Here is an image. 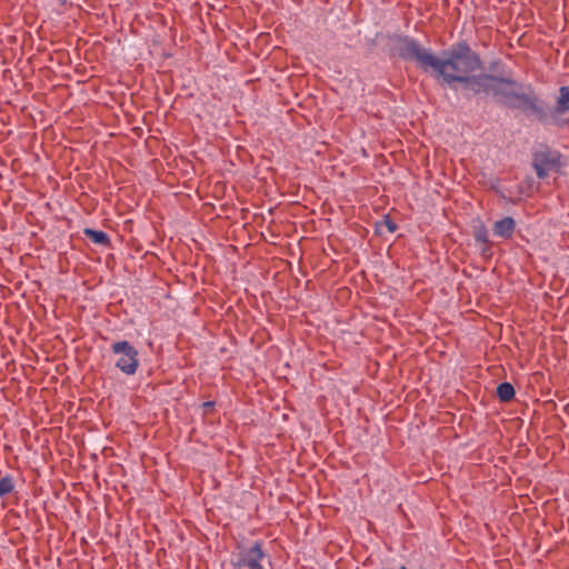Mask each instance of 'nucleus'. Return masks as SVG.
<instances>
[{
  "mask_svg": "<svg viewBox=\"0 0 569 569\" xmlns=\"http://www.w3.org/2000/svg\"><path fill=\"white\" fill-rule=\"evenodd\" d=\"M395 41L401 60L416 61L423 72L431 69L442 86L461 93L462 97L470 99L479 94H491L498 103L509 109L530 112L540 121H546L543 100L536 94L531 86H527V91H523V84L512 77L510 69L505 70L506 64L500 58L489 63L491 71H501L500 76L487 72L475 74L482 69V60L467 40L461 39L451 43L448 49L441 51L440 57L409 36H396Z\"/></svg>",
  "mask_w": 569,
  "mask_h": 569,
  "instance_id": "f257e3e1",
  "label": "nucleus"
},
{
  "mask_svg": "<svg viewBox=\"0 0 569 569\" xmlns=\"http://www.w3.org/2000/svg\"><path fill=\"white\" fill-rule=\"evenodd\" d=\"M262 539L251 542H237L230 555V566L232 569H267L266 565L271 566V557L264 548Z\"/></svg>",
  "mask_w": 569,
  "mask_h": 569,
  "instance_id": "f03ea898",
  "label": "nucleus"
},
{
  "mask_svg": "<svg viewBox=\"0 0 569 569\" xmlns=\"http://www.w3.org/2000/svg\"><path fill=\"white\" fill-rule=\"evenodd\" d=\"M532 168L539 179L548 177L549 171L561 173L565 167L563 156L560 151L548 144H541L532 152Z\"/></svg>",
  "mask_w": 569,
  "mask_h": 569,
  "instance_id": "7ed1b4c3",
  "label": "nucleus"
},
{
  "mask_svg": "<svg viewBox=\"0 0 569 569\" xmlns=\"http://www.w3.org/2000/svg\"><path fill=\"white\" fill-rule=\"evenodd\" d=\"M111 351L117 356L114 367L127 376H132L139 368V352L129 341L119 340L111 345Z\"/></svg>",
  "mask_w": 569,
  "mask_h": 569,
  "instance_id": "20e7f679",
  "label": "nucleus"
},
{
  "mask_svg": "<svg viewBox=\"0 0 569 569\" xmlns=\"http://www.w3.org/2000/svg\"><path fill=\"white\" fill-rule=\"evenodd\" d=\"M543 103L546 102L543 101ZM545 109L547 112V119L546 121H541L543 124L548 123L549 119L551 120L550 122H552L567 113L569 111V86H561L559 88V96L557 97L556 104L550 112H548L547 104H545ZM537 120L540 122L538 118Z\"/></svg>",
  "mask_w": 569,
  "mask_h": 569,
  "instance_id": "39448f33",
  "label": "nucleus"
},
{
  "mask_svg": "<svg viewBox=\"0 0 569 569\" xmlns=\"http://www.w3.org/2000/svg\"><path fill=\"white\" fill-rule=\"evenodd\" d=\"M473 238L479 246L481 254L485 257L491 256V242L488 237V230L483 223H480L473 229Z\"/></svg>",
  "mask_w": 569,
  "mask_h": 569,
  "instance_id": "423d86ee",
  "label": "nucleus"
},
{
  "mask_svg": "<svg viewBox=\"0 0 569 569\" xmlns=\"http://www.w3.org/2000/svg\"><path fill=\"white\" fill-rule=\"evenodd\" d=\"M516 229V221L511 217H505L493 224V233L503 239H511Z\"/></svg>",
  "mask_w": 569,
  "mask_h": 569,
  "instance_id": "0eeeda50",
  "label": "nucleus"
},
{
  "mask_svg": "<svg viewBox=\"0 0 569 569\" xmlns=\"http://www.w3.org/2000/svg\"><path fill=\"white\" fill-rule=\"evenodd\" d=\"M83 234L89 238L93 243L109 247L111 244L110 237L107 232L102 230H96L91 228H86L83 230Z\"/></svg>",
  "mask_w": 569,
  "mask_h": 569,
  "instance_id": "6e6552de",
  "label": "nucleus"
},
{
  "mask_svg": "<svg viewBox=\"0 0 569 569\" xmlns=\"http://www.w3.org/2000/svg\"><path fill=\"white\" fill-rule=\"evenodd\" d=\"M496 392L501 402H509L516 396L515 387L507 381L499 383Z\"/></svg>",
  "mask_w": 569,
  "mask_h": 569,
  "instance_id": "1a4fd4ad",
  "label": "nucleus"
},
{
  "mask_svg": "<svg viewBox=\"0 0 569 569\" xmlns=\"http://www.w3.org/2000/svg\"><path fill=\"white\" fill-rule=\"evenodd\" d=\"M376 232L378 234H382V228H386L389 233L396 232L398 229L397 223L390 218L389 214H385L383 218L376 222Z\"/></svg>",
  "mask_w": 569,
  "mask_h": 569,
  "instance_id": "9d476101",
  "label": "nucleus"
},
{
  "mask_svg": "<svg viewBox=\"0 0 569 569\" xmlns=\"http://www.w3.org/2000/svg\"><path fill=\"white\" fill-rule=\"evenodd\" d=\"M14 490V480L11 475H6L0 479V498L11 493Z\"/></svg>",
  "mask_w": 569,
  "mask_h": 569,
  "instance_id": "9b49d317",
  "label": "nucleus"
},
{
  "mask_svg": "<svg viewBox=\"0 0 569 569\" xmlns=\"http://www.w3.org/2000/svg\"><path fill=\"white\" fill-rule=\"evenodd\" d=\"M552 124L559 127V128H563L565 126H568L569 127V117L563 119L562 117L559 118V119H556L555 121L551 122Z\"/></svg>",
  "mask_w": 569,
  "mask_h": 569,
  "instance_id": "f8f14e48",
  "label": "nucleus"
},
{
  "mask_svg": "<svg viewBox=\"0 0 569 569\" xmlns=\"http://www.w3.org/2000/svg\"><path fill=\"white\" fill-rule=\"evenodd\" d=\"M202 407L204 409H212L214 407V402L213 401H206L202 403Z\"/></svg>",
  "mask_w": 569,
  "mask_h": 569,
  "instance_id": "ddd939ff",
  "label": "nucleus"
}]
</instances>
